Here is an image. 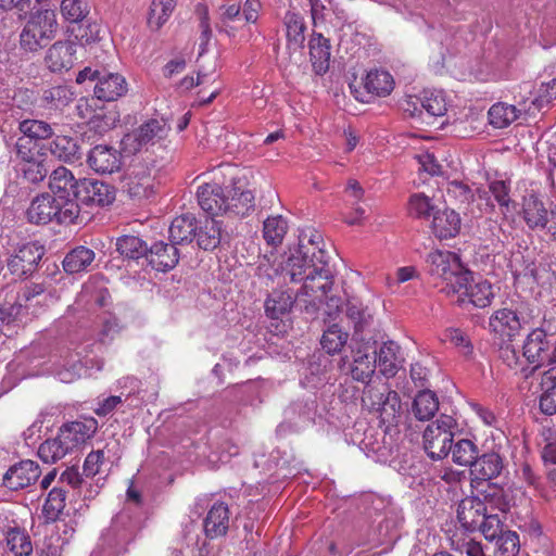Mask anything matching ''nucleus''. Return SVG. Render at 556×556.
Wrapping results in <instances>:
<instances>
[{"label": "nucleus", "instance_id": "nucleus-21", "mask_svg": "<svg viewBox=\"0 0 556 556\" xmlns=\"http://www.w3.org/2000/svg\"><path fill=\"white\" fill-rule=\"evenodd\" d=\"M126 79L118 73L100 71L97 84L93 88L94 96L99 100L115 101L127 92Z\"/></svg>", "mask_w": 556, "mask_h": 556}, {"label": "nucleus", "instance_id": "nucleus-6", "mask_svg": "<svg viewBox=\"0 0 556 556\" xmlns=\"http://www.w3.org/2000/svg\"><path fill=\"white\" fill-rule=\"evenodd\" d=\"M58 30L55 12L43 9L31 13L21 35L20 43L24 50L35 52L52 40Z\"/></svg>", "mask_w": 556, "mask_h": 556}, {"label": "nucleus", "instance_id": "nucleus-44", "mask_svg": "<svg viewBox=\"0 0 556 556\" xmlns=\"http://www.w3.org/2000/svg\"><path fill=\"white\" fill-rule=\"evenodd\" d=\"M519 110L515 105L498 102L489 110L490 124L495 128H505L518 118Z\"/></svg>", "mask_w": 556, "mask_h": 556}, {"label": "nucleus", "instance_id": "nucleus-60", "mask_svg": "<svg viewBox=\"0 0 556 556\" xmlns=\"http://www.w3.org/2000/svg\"><path fill=\"white\" fill-rule=\"evenodd\" d=\"M489 190L501 207L509 208V204L511 203L509 185L503 180H494L490 182Z\"/></svg>", "mask_w": 556, "mask_h": 556}, {"label": "nucleus", "instance_id": "nucleus-26", "mask_svg": "<svg viewBox=\"0 0 556 556\" xmlns=\"http://www.w3.org/2000/svg\"><path fill=\"white\" fill-rule=\"evenodd\" d=\"M460 226L459 214L454 210L438 208L433 214L431 229L433 235L441 240L456 237L460 231Z\"/></svg>", "mask_w": 556, "mask_h": 556}, {"label": "nucleus", "instance_id": "nucleus-8", "mask_svg": "<svg viewBox=\"0 0 556 556\" xmlns=\"http://www.w3.org/2000/svg\"><path fill=\"white\" fill-rule=\"evenodd\" d=\"M456 427V420L445 414L427 426L422 435L424 448L431 459L441 460L450 454Z\"/></svg>", "mask_w": 556, "mask_h": 556}, {"label": "nucleus", "instance_id": "nucleus-61", "mask_svg": "<svg viewBox=\"0 0 556 556\" xmlns=\"http://www.w3.org/2000/svg\"><path fill=\"white\" fill-rule=\"evenodd\" d=\"M104 462V452L102 450L90 452L84 463L83 470L86 477H94L100 472L101 465Z\"/></svg>", "mask_w": 556, "mask_h": 556}, {"label": "nucleus", "instance_id": "nucleus-53", "mask_svg": "<svg viewBox=\"0 0 556 556\" xmlns=\"http://www.w3.org/2000/svg\"><path fill=\"white\" fill-rule=\"evenodd\" d=\"M13 151L15 154V166L33 161L39 156H45V154L40 153L37 149L36 142L25 137L17 138Z\"/></svg>", "mask_w": 556, "mask_h": 556}, {"label": "nucleus", "instance_id": "nucleus-30", "mask_svg": "<svg viewBox=\"0 0 556 556\" xmlns=\"http://www.w3.org/2000/svg\"><path fill=\"white\" fill-rule=\"evenodd\" d=\"M198 220L191 214L177 216L169 226V240L173 244L191 243L195 238Z\"/></svg>", "mask_w": 556, "mask_h": 556}, {"label": "nucleus", "instance_id": "nucleus-2", "mask_svg": "<svg viewBox=\"0 0 556 556\" xmlns=\"http://www.w3.org/2000/svg\"><path fill=\"white\" fill-rule=\"evenodd\" d=\"M522 354L535 368L551 366L543 372V381L556 379V325L544 318L541 327L526 338Z\"/></svg>", "mask_w": 556, "mask_h": 556}, {"label": "nucleus", "instance_id": "nucleus-23", "mask_svg": "<svg viewBox=\"0 0 556 556\" xmlns=\"http://www.w3.org/2000/svg\"><path fill=\"white\" fill-rule=\"evenodd\" d=\"M486 513L485 503L479 497H465L457 507V519L467 531H476Z\"/></svg>", "mask_w": 556, "mask_h": 556}, {"label": "nucleus", "instance_id": "nucleus-52", "mask_svg": "<svg viewBox=\"0 0 556 556\" xmlns=\"http://www.w3.org/2000/svg\"><path fill=\"white\" fill-rule=\"evenodd\" d=\"M66 491L62 488H53L43 505V514L47 520L55 521L65 508Z\"/></svg>", "mask_w": 556, "mask_h": 556}, {"label": "nucleus", "instance_id": "nucleus-37", "mask_svg": "<svg viewBox=\"0 0 556 556\" xmlns=\"http://www.w3.org/2000/svg\"><path fill=\"white\" fill-rule=\"evenodd\" d=\"M295 299L287 291H273L265 301L266 315L273 319L282 317L291 311Z\"/></svg>", "mask_w": 556, "mask_h": 556}, {"label": "nucleus", "instance_id": "nucleus-46", "mask_svg": "<svg viewBox=\"0 0 556 556\" xmlns=\"http://www.w3.org/2000/svg\"><path fill=\"white\" fill-rule=\"evenodd\" d=\"M16 170L21 174L24 180L33 185H38L43 181L49 172L43 156H39L33 161L17 165Z\"/></svg>", "mask_w": 556, "mask_h": 556}, {"label": "nucleus", "instance_id": "nucleus-56", "mask_svg": "<svg viewBox=\"0 0 556 556\" xmlns=\"http://www.w3.org/2000/svg\"><path fill=\"white\" fill-rule=\"evenodd\" d=\"M495 556H516L519 552V536L514 531H505L496 539Z\"/></svg>", "mask_w": 556, "mask_h": 556}, {"label": "nucleus", "instance_id": "nucleus-31", "mask_svg": "<svg viewBox=\"0 0 556 556\" xmlns=\"http://www.w3.org/2000/svg\"><path fill=\"white\" fill-rule=\"evenodd\" d=\"M313 68L317 75L325 74L329 68L330 43L321 34H314L308 42Z\"/></svg>", "mask_w": 556, "mask_h": 556}, {"label": "nucleus", "instance_id": "nucleus-12", "mask_svg": "<svg viewBox=\"0 0 556 556\" xmlns=\"http://www.w3.org/2000/svg\"><path fill=\"white\" fill-rule=\"evenodd\" d=\"M43 255V245L38 242L24 243L9 258L8 268L16 277L27 278L37 270Z\"/></svg>", "mask_w": 556, "mask_h": 556}, {"label": "nucleus", "instance_id": "nucleus-5", "mask_svg": "<svg viewBox=\"0 0 556 556\" xmlns=\"http://www.w3.org/2000/svg\"><path fill=\"white\" fill-rule=\"evenodd\" d=\"M26 217L30 224L35 225H47L53 222L59 225H73L83 222L80 205L59 202L48 192L38 194L31 200Z\"/></svg>", "mask_w": 556, "mask_h": 556}, {"label": "nucleus", "instance_id": "nucleus-50", "mask_svg": "<svg viewBox=\"0 0 556 556\" xmlns=\"http://www.w3.org/2000/svg\"><path fill=\"white\" fill-rule=\"evenodd\" d=\"M70 452L65 450V444L59 437L48 439L42 442L38 448V456L46 464H54L65 457Z\"/></svg>", "mask_w": 556, "mask_h": 556}, {"label": "nucleus", "instance_id": "nucleus-35", "mask_svg": "<svg viewBox=\"0 0 556 556\" xmlns=\"http://www.w3.org/2000/svg\"><path fill=\"white\" fill-rule=\"evenodd\" d=\"M96 257L94 252L86 247H76L63 260V268L68 274L88 270Z\"/></svg>", "mask_w": 556, "mask_h": 556}, {"label": "nucleus", "instance_id": "nucleus-58", "mask_svg": "<svg viewBox=\"0 0 556 556\" xmlns=\"http://www.w3.org/2000/svg\"><path fill=\"white\" fill-rule=\"evenodd\" d=\"M508 267L514 277L534 276L536 268L534 262L526 260L520 251L514 252L509 258Z\"/></svg>", "mask_w": 556, "mask_h": 556}, {"label": "nucleus", "instance_id": "nucleus-24", "mask_svg": "<svg viewBox=\"0 0 556 556\" xmlns=\"http://www.w3.org/2000/svg\"><path fill=\"white\" fill-rule=\"evenodd\" d=\"M147 258L155 270L167 271L178 264L179 251L172 242L159 241L148 249Z\"/></svg>", "mask_w": 556, "mask_h": 556}, {"label": "nucleus", "instance_id": "nucleus-13", "mask_svg": "<svg viewBox=\"0 0 556 556\" xmlns=\"http://www.w3.org/2000/svg\"><path fill=\"white\" fill-rule=\"evenodd\" d=\"M76 202L87 206H106L115 200L113 186L96 179L84 178L76 187Z\"/></svg>", "mask_w": 556, "mask_h": 556}, {"label": "nucleus", "instance_id": "nucleus-22", "mask_svg": "<svg viewBox=\"0 0 556 556\" xmlns=\"http://www.w3.org/2000/svg\"><path fill=\"white\" fill-rule=\"evenodd\" d=\"M225 215L233 217H244L254 211V194L252 191L237 186L236 182L229 188L227 187V197Z\"/></svg>", "mask_w": 556, "mask_h": 556}, {"label": "nucleus", "instance_id": "nucleus-27", "mask_svg": "<svg viewBox=\"0 0 556 556\" xmlns=\"http://www.w3.org/2000/svg\"><path fill=\"white\" fill-rule=\"evenodd\" d=\"M94 431V422L87 425L81 421H73L62 426L58 434L65 444V450L72 453L91 438Z\"/></svg>", "mask_w": 556, "mask_h": 556}, {"label": "nucleus", "instance_id": "nucleus-19", "mask_svg": "<svg viewBox=\"0 0 556 556\" xmlns=\"http://www.w3.org/2000/svg\"><path fill=\"white\" fill-rule=\"evenodd\" d=\"M87 163L97 173L112 174L121 168L122 154L114 147L98 144L89 151Z\"/></svg>", "mask_w": 556, "mask_h": 556}, {"label": "nucleus", "instance_id": "nucleus-14", "mask_svg": "<svg viewBox=\"0 0 556 556\" xmlns=\"http://www.w3.org/2000/svg\"><path fill=\"white\" fill-rule=\"evenodd\" d=\"M377 366L376 356H372L368 348H357L352 350V362L348 357H342L339 362V369L350 374L355 381L372 383L370 381Z\"/></svg>", "mask_w": 556, "mask_h": 556}, {"label": "nucleus", "instance_id": "nucleus-9", "mask_svg": "<svg viewBox=\"0 0 556 556\" xmlns=\"http://www.w3.org/2000/svg\"><path fill=\"white\" fill-rule=\"evenodd\" d=\"M333 277L326 265H320L317 273L308 274L302 288L296 293V299L306 303L305 308L318 309L320 303L332 289Z\"/></svg>", "mask_w": 556, "mask_h": 556}, {"label": "nucleus", "instance_id": "nucleus-49", "mask_svg": "<svg viewBox=\"0 0 556 556\" xmlns=\"http://www.w3.org/2000/svg\"><path fill=\"white\" fill-rule=\"evenodd\" d=\"M18 130L28 140H45L53 135V130L50 124L38 119H24L18 124Z\"/></svg>", "mask_w": 556, "mask_h": 556}, {"label": "nucleus", "instance_id": "nucleus-63", "mask_svg": "<svg viewBox=\"0 0 556 556\" xmlns=\"http://www.w3.org/2000/svg\"><path fill=\"white\" fill-rule=\"evenodd\" d=\"M446 338L457 348H459L464 355L472 353V345L468 336L460 329H448Z\"/></svg>", "mask_w": 556, "mask_h": 556}, {"label": "nucleus", "instance_id": "nucleus-41", "mask_svg": "<svg viewBox=\"0 0 556 556\" xmlns=\"http://www.w3.org/2000/svg\"><path fill=\"white\" fill-rule=\"evenodd\" d=\"M176 7V0H152L148 25L153 30H159L169 18Z\"/></svg>", "mask_w": 556, "mask_h": 556}, {"label": "nucleus", "instance_id": "nucleus-11", "mask_svg": "<svg viewBox=\"0 0 556 556\" xmlns=\"http://www.w3.org/2000/svg\"><path fill=\"white\" fill-rule=\"evenodd\" d=\"M526 325L521 312L508 307L496 309L489 318L490 331L502 341H513Z\"/></svg>", "mask_w": 556, "mask_h": 556}, {"label": "nucleus", "instance_id": "nucleus-47", "mask_svg": "<svg viewBox=\"0 0 556 556\" xmlns=\"http://www.w3.org/2000/svg\"><path fill=\"white\" fill-rule=\"evenodd\" d=\"M348 339L349 333L338 324H332L324 331L320 344L328 354H336L346 344Z\"/></svg>", "mask_w": 556, "mask_h": 556}, {"label": "nucleus", "instance_id": "nucleus-7", "mask_svg": "<svg viewBox=\"0 0 556 556\" xmlns=\"http://www.w3.org/2000/svg\"><path fill=\"white\" fill-rule=\"evenodd\" d=\"M159 169L153 162H136L126 170L122 179L123 191L135 201H142L155 194Z\"/></svg>", "mask_w": 556, "mask_h": 556}, {"label": "nucleus", "instance_id": "nucleus-40", "mask_svg": "<svg viewBox=\"0 0 556 556\" xmlns=\"http://www.w3.org/2000/svg\"><path fill=\"white\" fill-rule=\"evenodd\" d=\"M195 238L201 249L206 251L216 249L223 240L220 224L215 219L206 220L202 227H198Z\"/></svg>", "mask_w": 556, "mask_h": 556}, {"label": "nucleus", "instance_id": "nucleus-42", "mask_svg": "<svg viewBox=\"0 0 556 556\" xmlns=\"http://www.w3.org/2000/svg\"><path fill=\"white\" fill-rule=\"evenodd\" d=\"M450 453L456 465L471 468L479 455V450L471 440L460 439L454 445L452 444Z\"/></svg>", "mask_w": 556, "mask_h": 556}, {"label": "nucleus", "instance_id": "nucleus-45", "mask_svg": "<svg viewBox=\"0 0 556 556\" xmlns=\"http://www.w3.org/2000/svg\"><path fill=\"white\" fill-rule=\"evenodd\" d=\"M407 210L413 217L429 219L430 217L433 218L438 207L432 198L419 192L409 197Z\"/></svg>", "mask_w": 556, "mask_h": 556}, {"label": "nucleus", "instance_id": "nucleus-33", "mask_svg": "<svg viewBox=\"0 0 556 556\" xmlns=\"http://www.w3.org/2000/svg\"><path fill=\"white\" fill-rule=\"evenodd\" d=\"M345 315L353 325L354 334L363 332L372 323V315L368 306L355 296L349 298L346 301Z\"/></svg>", "mask_w": 556, "mask_h": 556}, {"label": "nucleus", "instance_id": "nucleus-55", "mask_svg": "<svg viewBox=\"0 0 556 556\" xmlns=\"http://www.w3.org/2000/svg\"><path fill=\"white\" fill-rule=\"evenodd\" d=\"M542 394L539 399V408L541 413L544 415H555L556 414V379H551L544 382H541Z\"/></svg>", "mask_w": 556, "mask_h": 556}, {"label": "nucleus", "instance_id": "nucleus-29", "mask_svg": "<svg viewBox=\"0 0 556 556\" xmlns=\"http://www.w3.org/2000/svg\"><path fill=\"white\" fill-rule=\"evenodd\" d=\"M504 469V462L498 453L490 452L478 455L470 472L479 480H491L497 478Z\"/></svg>", "mask_w": 556, "mask_h": 556}, {"label": "nucleus", "instance_id": "nucleus-25", "mask_svg": "<svg viewBox=\"0 0 556 556\" xmlns=\"http://www.w3.org/2000/svg\"><path fill=\"white\" fill-rule=\"evenodd\" d=\"M75 43L56 41L47 51L45 62L51 72L68 71L74 65Z\"/></svg>", "mask_w": 556, "mask_h": 556}, {"label": "nucleus", "instance_id": "nucleus-62", "mask_svg": "<svg viewBox=\"0 0 556 556\" xmlns=\"http://www.w3.org/2000/svg\"><path fill=\"white\" fill-rule=\"evenodd\" d=\"M552 99H556V78L541 84L539 96L532 100V104L540 110L544 104L549 103Z\"/></svg>", "mask_w": 556, "mask_h": 556}, {"label": "nucleus", "instance_id": "nucleus-54", "mask_svg": "<svg viewBox=\"0 0 556 556\" xmlns=\"http://www.w3.org/2000/svg\"><path fill=\"white\" fill-rule=\"evenodd\" d=\"M420 103L430 116H443L447 110L445 98L441 91H425Z\"/></svg>", "mask_w": 556, "mask_h": 556}, {"label": "nucleus", "instance_id": "nucleus-18", "mask_svg": "<svg viewBox=\"0 0 556 556\" xmlns=\"http://www.w3.org/2000/svg\"><path fill=\"white\" fill-rule=\"evenodd\" d=\"M79 184L80 179H76L73 173L64 166L55 168L49 177V188L53 198L59 202L77 203L76 187Z\"/></svg>", "mask_w": 556, "mask_h": 556}, {"label": "nucleus", "instance_id": "nucleus-32", "mask_svg": "<svg viewBox=\"0 0 556 556\" xmlns=\"http://www.w3.org/2000/svg\"><path fill=\"white\" fill-rule=\"evenodd\" d=\"M399 353L400 346L393 341L384 342L379 352H372V356H376L377 365L382 375L388 377L395 376L401 364Z\"/></svg>", "mask_w": 556, "mask_h": 556}, {"label": "nucleus", "instance_id": "nucleus-38", "mask_svg": "<svg viewBox=\"0 0 556 556\" xmlns=\"http://www.w3.org/2000/svg\"><path fill=\"white\" fill-rule=\"evenodd\" d=\"M50 153L58 160L73 163L79 159L77 141L68 136H56L48 147Z\"/></svg>", "mask_w": 556, "mask_h": 556}, {"label": "nucleus", "instance_id": "nucleus-10", "mask_svg": "<svg viewBox=\"0 0 556 556\" xmlns=\"http://www.w3.org/2000/svg\"><path fill=\"white\" fill-rule=\"evenodd\" d=\"M169 126L164 119L151 118L140 125L132 134L126 135L122 143L124 150L129 153H136L142 148L154 146L167 137Z\"/></svg>", "mask_w": 556, "mask_h": 556}, {"label": "nucleus", "instance_id": "nucleus-64", "mask_svg": "<svg viewBox=\"0 0 556 556\" xmlns=\"http://www.w3.org/2000/svg\"><path fill=\"white\" fill-rule=\"evenodd\" d=\"M447 193L460 203H469L473 199L472 190L462 181H451L447 186Z\"/></svg>", "mask_w": 556, "mask_h": 556}, {"label": "nucleus", "instance_id": "nucleus-17", "mask_svg": "<svg viewBox=\"0 0 556 556\" xmlns=\"http://www.w3.org/2000/svg\"><path fill=\"white\" fill-rule=\"evenodd\" d=\"M227 187L216 180L204 182L198 187L197 198L200 207L212 216L225 215Z\"/></svg>", "mask_w": 556, "mask_h": 556}, {"label": "nucleus", "instance_id": "nucleus-48", "mask_svg": "<svg viewBox=\"0 0 556 556\" xmlns=\"http://www.w3.org/2000/svg\"><path fill=\"white\" fill-rule=\"evenodd\" d=\"M7 545L14 556H30L33 553V545L29 535L18 529L11 528L7 532Z\"/></svg>", "mask_w": 556, "mask_h": 556}, {"label": "nucleus", "instance_id": "nucleus-3", "mask_svg": "<svg viewBox=\"0 0 556 556\" xmlns=\"http://www.w3.org/2000/svg\"><path fill=\"white\" fill-rule=\"evenodd\" d=\"M361 403L364 409L377 415L380 424L386 426V432L396 427L402 418L400 394L381 380L364 387Z\"/></svg>", "mask_w": 556, "mask_h": 556}, {"label": "nucleus", "instance_id": "nucleus-57", "mask_svg": "<svg viewBox=\"0 0 556 556\" xmlns=\"http://www.w3.org/2000/svg\"><path fill=\"white\" fill-rule=\"evenodd\" d=\"M61 13L67 22L79 23L87 16L89 11L87 3L83 0H62Z\"/></svg>", "mask_w": 556, "mask_h": 556}, {"label": "nucleus", "instance_id": "nucleus-28", "mask_svg": "<svg viewBox=\"0 0 556 556\" xmlns=\"http://www.w3.org/2000/svg\"><path fill=\"white\" fill-rule=\"evenodd\" d=\"M229 528L228 506L218 502L208 510L204 520V531L207 538L215 539L225 535Z\"/></svg>", "mask_w": 556, "mask_h": 556}, {"label": "nucleus", "instance_id": "nucleus-1", "mask_svg": "<svg viewBox=\"0 0 556 556\" xmlns=\"http://www.w3.org/2000/svg\"><path fill=\"white\" fill-rule=\"evenodd\" d=\"M311 252V249L305 244L301 243L290 254V256L277 267L270 265L269 260L265 256L258 262L256 267V275L261 279L274 280L279 278L281 281L278 283H299L304 282L306 277L314 273H317V268L320 265H327L326 252L319 250V255L315 252Z\"/></svg>", "mask_w": 556, "mask_h": 556}, {"label": "nucleus", "instance_id": "nucleus-51", "mask_svg": "<svg viewBox=\"0 0 556 556\" xmlns=\"http://www.w3.org/2000/svg\"><path fill=\"white\" fill-rule=\"evenodd\" d=\"M116 249L121 255L128 258L137 260L141 256H147L148 247L137 236H123L116 241Z\"/></svg>", "mask_w": 556, "mask_h": 556}, {"label": "nucleus", "instance_id": "nucleus-20", "mask_svg": "<svg viewBox=\"0 0 556 556\" xmlns=\"http://www.w3.org/2000/svg\"><path fill=\"white\" fill-rule=\"evenodd\" d=\"M551 215L552 205L547 208L543 200L536 194L531 193L523 198L521 217L530 230H543Z\"/></svg>", "mask_w": 556, "mask_h": 556}, {"label": "nucleus", "instance_id": "nucleus-16", "mask_svg": "<svg viewBox=\"0 0 556 556\" xmlns=\"http://www.w3.org/2000/svg\"><path fill=\"white\" fill-rule=\"evenodd\" d=\"M41 475L39 465L30 459L11 466L3 476L2 483L12 491L25 489L35 483Z\"/></svg>", "mask_w": 556, "mask_h": 556}, {"label": "nucleus", "instance_id": "nucleus-43", "mask_svg": "<svg viewBox=\"0 0 556 556\" xmlns=\"http://www.w3.org/2000/svg\"><path fill=\"white\" fill-rule=\"evenodd\" d=\"M287 230L288 223L281 215L270 216L264 220L263 237L269 245L281 244Z\"/></svg>", "mask_w": 556, "mask_h": 556}, {"label": "nucleus", "instance_id": "nucleus-15", "mask_svg": "<svg viewBox=\"0 0 556 556\" xmlns=\"http://www.w3.org/2000/svg\"><path fill=\"white\" fill-rule=\"evenodd\" d=\"M455 295H457L456 303L459 305L469 303L475 307L484 308L491 305L495 294L489 281L481 279L475 281L472 273L468 270L465 283H462V288L455 291Z\"/></svg>", "mask_w": 556, "mask_h": 556}, {"label": "nucleus", "instance_id": "nucleus-59", "mask_svg": "<svg viewBox=\"0 0 556 556\" xmlns=\"http://www.w3.org/2000/svg\"><path fill=\"white\" fill-rule=\"evenodd\" d=\"M477 530H480L489 541L495 540L501 533L505 532L503 531V523L501 522L498 515L488 514V511L484 514L481 525H479Z\"/></svg>", "mask_w": 556, "mask_h": 556}, {"label": "nucleus", "instance_id": "nucleus-4", "mask_svg": "<svg viewBox=\"0 0 556 556\" xmlns=\"http://www.w3.org/2000/svg\"><path fill=\"white\" fill-rule=\"evenodd\" d=\"M427 268L429 275L447 296L455 295V291L462 288L468 276V269L464 267L459 256L451 251L435 250L427 256Z\"/></svg>", "mask_w": 556, "mask_h": 556}, {"label": "nucleus", "instance_id": "nucleus-39", "mask_svg": "<svg viewBox=\"0 0 556 556\" xmlns=\"http://www.w3.org/2000/svg\"><path fill=\"white\" fill-rule=\"evenodd\" d=\"M283 23L287 30L288 47L302 49L305 41L306 30L304 17L294 12H287Z\"/></svg>", "mask_w": 556, "mask_h": 556}, {"label": "nucleus", "instance_id": "nucleus-36", "mask_svg": "<svg viewBox=\"0 0 556 556\" xmlns=\"http://www.w3.org/2000/svg\"><path fill=\"white\" fill-rule=\"evenodd\" d=\"M439 410V400L429 389L419 391L413 402L412 412L420 421L430 420Z\"/></svg>", "mask_w": 556, "mask_h": 556}, {"label": "nucleus", "instance_id": "nucleus-34", "mask_svg": "<svg viewBox=\"0 0 556 556\" xmlns=\"http://www.w3.org/2000/svg\"><path fill=\"white\" fill-rule=\"evenodd\" d=\"M364 87L371 96L386 97L393 90L394 79L389 72L376 68L367 73Z\"/></svg>", "mask_w": 556, "mask_h": 556}]
</instances>
